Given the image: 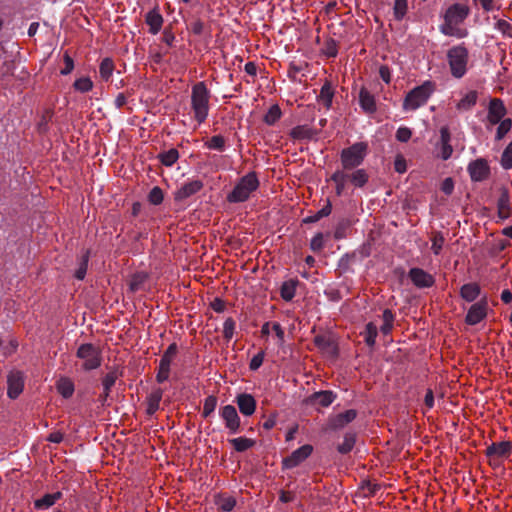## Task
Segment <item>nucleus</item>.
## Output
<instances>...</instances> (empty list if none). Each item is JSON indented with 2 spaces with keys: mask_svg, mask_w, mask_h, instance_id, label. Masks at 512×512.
Returning <instances> with one entry per match:
<instances>
[{
  "mask_svg": "<svg viewBox=\"0 0 512 512\" xmlns=\"http://www.w3.org/2000/svg\"><path fill=\"white\" fill-rule=\"evenodd\" d=\"M470 9L468 6L455 3L448 7L444 15V23L440 25V32L446 36H455L457 38H464L468 32L466 29L457 28L469 15Z\"/></svg>",
  "mask_w": 512,
  "mask_h": 512,
  "instance_id": "f257e3e1",
  "label": "nucleus"
},
{
  "mask_svg": "<svg viewBox=\"0 0 512 512\" xmlns=\"http://www.w3.org/2000/svg\"><path fill=\"white\" fill-rule=\"evenodd\" d=\"M369 147L367 142H356L340 152L341 171H351L361 166L368 155Z\"/></svg>",
  "mask_w": 512,
  "mask_h": 512,
  "instance_id": "f03ea898",
  "label": "nucleus"
},
{
  "mask_svg": "<svg viewBox=\"0 0 512 512\" xmlns=\"http://www.w3.org/2000/svg\"><path fill=\"white\" fill-rule=\"evenodd\" d=\"M210 96V91L208 90L205 82H197L192 87L191 106L194 112V117L200 124L203 123L208 116Z\"/></svg>",
  "mask_w": 512,
  "mask_h": 512,
  "instance_id": "7ed1b4c3",
  "label": "nucleus"
},
{
  "mask_svg": "<svg viewBox=\"0 0 512 512\" xmlns=\"http://www.w3.org/2000/svg\"><path fill=\"white\" fill-rule=\"evenodd\" d=\"M259 187V180L255 172H249L235 185L233 190L227 195L229 203H241L249 199L252 192Z\"/></svg>",
  "mask_w": 512,
  "mask_h": 512,
  "instance_id": "20e7f679",
  "label": "nucleus"
},
{
  "mask_svg": "<svg viewBox=\"0 0 512 512\" xmlns=\"http://www.w3.org/2000/svg\"><path fill=\"white\" fill-rule=\"evenodd\" d=\"M468 60L469 52L464 44L453 46L447 51V61L454 78L460 79L466 74Z\"/></svg>",
  "mask_w": 512,
  "mask_h": 512,
  "instance_id": "39448f33",
  "label": "nucleus"
},
{
  "mask_svg": "<svg viewBox=\"0 0 512 512\" xmlns=\"http://www.w3.org/2000/svg\"><path fill=\"white\" fill-rule=\"evenodd\" d=\"M435 90V83L425 81L423 84L413 88L406 95L403 102L404 110H416L425 105Z\"/></svg>",
  "mask_w": 512,
  "mask_h": 512,
  "instance_id": "423d86ee",
  "label": "nucleus"
},
{
  "mask_svg": "<svg viewBox=\"0 0 512 512\" xmlns=\"http://www.w3.org/2000/svg\"><path fill=\"white\" fill-rule=\"evenodd\" d=\"M76 356L83 360L82 368L85 371H91L101 366V350L91 343L81 344L77 349Z\"/></svg>",
  "mask_w": 512,
  "mask_h": 512,
  "instance_id": "0eeeda50",
  "label": "nucleus"
},
{
  "mask_svg": "<svg viewBox=\"0 0 512 512\" xmlns=\"http://www.w3.org/2000/svg\"><path fill=\"white\" fill-rule=\"evenodd\" d=\"M178 352L176 343H171L164 351L159 361L158 371L156 374V381L159 384L164 383L169 379L171 363Z\"/></svg>",
  "mask_w": 512,
  "mask_h": 512,
  "instance_id": "6e6552de",
  "label": "nucleus"
},
{
  "mask_svg": "<svg viewBox=\"0 0 512 512\" xmlns=\"http://www.w3.org/2000/svg\"><path fill=\"white\" fill-rule=\"evenodd\" d=\"M313 452V446L310 444L302 445L294 450L289 456L283 458L282 469L289 470L301 465Z\"/></svg>",
  "mask_w": 512,
  "mask_h": 512,
  "instance_id": "1a4fd4ad",
  "label": "nucleus"
},
{
  "mask_svg": "<svg viewBox=\"0 0 512 512\" xmlns=\"http://www.w3.org/2000/svg\"><path fill=\"white\" fill-rule=\"evenodd\" d=\"M467 171L473 182L486 180L490 175V167L484 158H478L468 164Z\"/></svg>",
  "mask_w": 512,
  "mask_h": 512,
  "instance_id": "9d476101",
  "label": "nucleus"
},
{
  "mask_svg": "<svg viewBox=\"0 0 512 512\" xmlns=\"http://www.w3.org/2000/svg\"><path fill=\"white\" fill-rule=\"evenodd\" d=\"M220 417L225 423V427L230 434L240 432V417L233 405H225L220 409Z\"/></svg>",
  "mask_w": 512,
  "mask_h": 512,
  "instance_id": "9b49d317",
  "label": "nucleus"
},
{
  "mask_svg": "<svg viewBox=\"0 0 512 512\" xmlns=\"http://www.w3.org/2000/svg\"><path fill=\"white\" fill-rule=\"evenodd\" d=\"M337 398V394L331 390H321L312 393L305 400L304 403L311 407H328Z\"/></svg>",
  "mask_w": 512,
  "mask_h": 512,
  "instance_id": "f8f14e48",
  "label": "nucleus"
},
{
  "mask_svg": "<svg viewBox=\"0 0 512 512\" xmlns=\"http://www.w3.org/2000/svg\"><path fill=\"white\" fill-rule=\"evenodd\" d=\"M511 453L512 443L510 441L493 442L485 451V455L490 459V464L495 459L508 458Z\"/></svg>",
  "mask_w": 512,
  "mask_h": 512,
  "instance_id": "ddd939ff",
  "label": "nucleus"
},
{
  "mask_svg": "<svg viewBox=\"0 0 512 512\" xmlns=\"http://www.w3.org/2000/svg\"><path fill=\"white\" fill-rule=\"evenodd\" d=\"M487 306L488 302L486 297L473 304L466 314L465 322L468 325H476L481 322L487 315Z\"/></svg>",
  "mask_w": 512,
  "mask_h": 512,
  "instance_id": "4468645a",
  "label": "nucleus"
},
{
  "mask_svg": "<svg viewBox=\"0 0 512 512\" xmlns=\"http://www.w3.org/2000/svg\"><path fill=\"white\" fill-rule=\"evenodd\" d=\"M408 276L412 283L418 288H430L434 285V277L421 268H411Z\"/></svg>",
  "mask_w": 512,
  "mask_h": 512,
  "instance_id": "2eb2a0df",
  "label": "nucleus"
},
{
  "mask_svg": "<svg viewBox=\"0 0 512 512\" xmlns=\"http://www.w3.org/2000/svg\"><path fill=\"white\" fill-rule=\"evenodd\" d=\"M357 417V411L355 409H349L345 412L331 416L328 421V427L331 430L343 429L346 425L354 421Z\"/></svg>",
  "mask_w": 512,
  "mask_h": 512,
  "instance_id": "dca6fc26",
  "label": "nucleus"
},
{
  "mask_svg": "<svg viewBox=\"0 0 512 512\" xmlns=\"http://www.w3.org/2000/svg\"><path fill=\"white\" fill-rule=\"evenodd\" d=\"M204 184L201 180H191L184 183L174 194V199L177 202L184 201L187 198L197 194Z\"/></svg>",
  "mask_w": 512,
  "mask_h": 512,
  "instance_id": "f3484780",
  "label": "nucleus"
},
{
  "mask_svg": "<svg viewBox=\"0 0 512 512\" xmlns=\"http://www.w3.org/2000/svg\"><path fill=\"white\" fill-rule=\"evenodd\" d=\"M314 344L329 356L336 357L338 355V347L331 335L319 334L315 336Z\"/></svg>",
  "mask_w": 512,
  "mask_h": 512,
  "instance_id": "a211bd4d",
  "label": "nucleus"
},
{
  "mask_svg": "<svg viewBox=\"0 0 512 512\" xmlns=\"http://www.w3.org/2000/svg\"><path fill=\"white\" fill-rule=\"evenodd\" d=\"M235 402L239 408V411L244 416H251L254 414L257 403L251 394L241 393L236 396Z\"/></svg>",
  "mask_w": 512,
  "mask_h": 512,
  "instance_id": "6ab92c4d",
  "label": "nucleus"
},
{
  "mask_svg": "<svg viewBox=\"0 0 512 512\" xmlns=\"http://www.w3.org/2000/svg\"><path fill=\"white\" fill-rule=\"evenodd\" d=\"M506 114V108L501 99L494 98L488 107V120L491 124H498Z\"/></svg>",
  "mask_w": 512,
  "mask_h": 512,
  "instance_id": "aec40b11",
  "label": "nucleus"
},
{
  "mask_svg": "<svg viewBox=\"0 0 512 512\" xmlns=\"http://www.w3.org/2000/svg\"><path fill=\"white\" fill-rule=\"evenodd\" d=\"M7 395L11 399H16L23 391L24 381L20 372H13L8 376Z\"/></svg>",
  "mask_w": 512,
  "mask_h": 512,
  "instance_id": "412c9836",
  "label": "nucleus"
},
{
  "mask_svg": "<svg viewBox=\"0 0 512 512\" xmlns=\"http://www.w3.org/2000/svg\"><path fill=\"white\" fill-rule=\"evenodd\" d=\"M498 217L501 220H506L512 215V208L510 205V194L508 189L502 188L500 196L497 200Z\"/></svg>",
  "mask_w": 512,
  "mask_h": 512,
  "instance_id": "4be33fe9",
  "label": "nucleus"
},
{
  "mask_svg": "<svg viewBox=\"0 0 512 512\" xmlns=\"http://www.w3.org/2000/svg\"><path fill=\"white\" fill-rule=\"evenodd\" d=\"M121 376L116 369L107 373L102 379L103 392L99 396V401L105 405L110 395L112 387L115 385L116 380Z\"/></svg>",
  "mask_w": 512,
  "mask_h": 512,
  "instance_id": "5701e85b",
  "label": "nucleus"
},
{
  "mask_svg": "<svg viewBox=\"0 0 512 512\" xmlns=\"http://www.w3.org/2000/svg\"><path fill=\"white\" fill-rule=\"evenodd\" d=\"M451 134L449 128L447 126H443L440 129V154L439 157L446 161L448 160L453 153V148L450 144Z\"/></svg>",
  "mask_w": 512,
  "mask_h": 512,
  "instance_id": "b1692460",
  "label": "nucleus"
},
{
  "mask_svg": "<svg viewBox=\"0 0 512 512\" xmlns=\"http://www.w3.org/2000/svg\"><path fill=\"white\" fill-rule=\"evenodd\" d=\"M359 105L367 114H373L377 110L375 97L364 87L359 92Z\"/></svg>",
  "mask_w": 512,
  "mask_h": 512,
  "instance_id": "393cba45",
  "label": "nucleus"
},
{
  "mask_svg": "<svg viewBox=\"0 0 512 512\" xmlns=\"http://www.w3.org/2000/svg\"><path fill=\"white\" fill-rule=\"evenodd\" d=\"M145 22L149 26V33L156 35L162 28L163 17L157 8L150 10L145 16Z\"/></svg>",
  "mask_w": 512,
  "mask_h": 512,
  "instance_id": "a878e982",
  "label": "nucleus"
},
{
  "mask_svg": "<svg viewBox=\"0 0 512 512\" xmlns=\"http://www.w3.org/2000/svg\"><path fill=\"white\" fill-rule=\"evenodd\" d=\"M346 178L355 188H363L369 181V175L365 169L346 171Z\"/></svg>",
  "mask_w": 512,
  "mask_h": 512,
  "instance_id": "bb28decb",
  "label": "nucleus"
},
{
  "mask_svg": "<svg viewBox=\"0 0 512 512\" xmlns=\"http://www.w3.org/2000/svg\"><path fill=\"white\" fill-rule=\"evenodd\" d=\"M63 497L62 492L47 493L34 501L35 510H47Z\"/></svg>",
  "mask_w": 512,
  "mask_h": 512,
  "instance_id": "cd10ccee",
  "label": "nucleus"
},
{
  "mask_svg": "<svg viewBox=\"0 0 512 512\" xmlns=\"http://www.w3.org/2000/svg\"><path fill=\"white\" fill-rule=\"evenodd\" d=\"M334 89L330 81L326 80L320 89V93L317 96V101L322 103L328 110L332 107V101L334 98Z\"/></svg>",
  "mask_w": 512,
  "mask_h": 512,
  "instance_id": "c85d7f7f",
  "label": "nucleus"
},
{
  "mask_svg": "<svg viewBox=\"0 0 512 512\" xmlns=\"http://www.w3.org/2000/svg\"><path fill=\"white\" fill-rule=\"evenodd\" d=\"M317 135V131L308 125H298L290 131V136L294 140H310Z\"/></svg>",
  "mask_w": 512,
  "mask_h": 512,
  "instance_id": "c756f323",
  "label": "nucleus"
},
{
  "mask_svg": "<svg viewBox=\"0 0 512 512\" xmlns=\"http://www.w3.org/2000/svg\"><path fill=\"white\" fill-rule=\"evenodd\" d=\"M163 397V390L161 388H155L147 397V409L148 415H153L160 407V402Z\"/></svg>",
  "mask_w": 512,
  "mask_h": 512,
  "instance_id": "7c9ffc66",
  "label": "nucleus"
},
{
  "mask_svg": "<svg viewBox=\"0 0 512 512\" xmlns=\"http://www.w3.org/2000/svg\"><path fill=\"white\" fill-rule=\"evenodd\" d=\"M298 284L299 281L297 279H289L284 281L280 287L281 298L286 302L291 301L295 297Z\"/></svg>",
  "mask_w": 512,
  "mask_h": 512,
  "instance_id": "2f4dec72",
  "label": "nucleus"
},
{
  "mask_svg": "<svg viewBox=\"0 0 512 512\" xmlns=\"http://www.w3.org/2000/svg\"><path fill=\"white\" fill-rule=\"evenodd\" d=\"M481 289L477 283L464 284L460 289L461 297L467 302H473L480 295Z\"/></svg>",
  "mask_w": 512,
  "mask_h": 512,
  "instance_id": "473e14b6",
  "label": "nucleus"
},
{
  "mask_svg": "<svg viewBox=\"0 0 512 512\" xmlns=\"http://www.w3.org/2000/svg\"><path fill=\"white\" fill-rule=\"evenodd\" d=\"M330 181L335 183V193L337 196H341L346 188L348 179L346 178V172L336 170L330 177Z\"/></svg>",
  "mask_w": 512,
  "mask_h": 512,
  "instance_id": "72a5a7b5",
  "label": "nucleus"
},
{
  "mask_svg": "<svg viewBox=\"0 0 512 512\" xmlns=\"http://www.w3.org/2000/svg\"><path fill=\"white\" fill-rule=\"evenodd\" d=\"M355 443H356V433L346 432L344 434L343 442L337 446V451L342 455L348 454L354 448Z\"/></svg>",
  "mask_w": 512,
  "mask_h": 512,
  "instance_id": "f704fd0d",
  "label": "nucleus"
},
{
  "mask_svg": "<svg viewBox=\"0 0 512 512\" xmlns=\"http://www.w3.org/2000/svg\"><path fill=\"white\" fill-rule=\"evenodd\" d=\"M179 152L176 148H171L168 151H164L158 154L157 158L162 165L166 167L173 166L179 159Z\"/></svg>",
  "mask_w": 512,
  "mask_h": 512,
  "instance_id": "c9c22d12",
  "label": "nucleus"
},
{
  "mask_svg": "<svg viewBox=\"0 0 512 512\" xmlns=\"http://www.w3.org/2000/svg\"><path fill=\"white\" fill-rule=\"evenodd\" d=\"M332 211V204L330 200H327L326 205L322 207L319 211H317L315 214L305 217L302 222L304 224L309 223H315L318 222L323 217H327L331 214Z\"/></svg>",
  "mask_w": 512,
  "mask_h": 512,
  "instance_id": "e433bc0d",
  "label": "nucleus"
},
{
  "mask_svg": "<svg viewBox=\"0 0 512 512\" xmlns=\"http://www.w3.org/2000/svg\"><path fill=\"white\" fill-rule=\"evenodd\" d=\"M229 443L237 452L247 451L248 449L252 448L255 445V441L253 439H249L246 437L230 439Z\"/></svg>",
  "mask_w": 512,
  "mask_h": 512,
  "instance_id": "4c0bfd02",
  "label": "nucleus"
},
{
  "mask_svg": "<svg viewBox=\"0 0 512 512\" xmlns=\"http://www.w3.org/2000/svg\"><path fill=\"white\" fill-rule=\"evenodd\" d=\"M57 390L63 398H70L74 393V384L68 378H61L57 384Z\"/></svg>",
  "mask_w": 512,
  "mask_h": 512,
  "instance_id": "58836bf2",
  "label": "nucleus"
},
{
  "mask_svg": "<svg viewBox=\"0 0 512 512\" xmlns=\"http://www.w3.org/2000/svg\"><path fill=\"white\" fill-rule=\"evenodd\" d=\"M363 334L366 345L369 347H374L376 343V337L378 335L377 326L373 322L367 323Z\"/></svg>",
  "mask_w": 512,
  "mask_h": 512,
  "instance_id": "ea45409f",
  "label": "nucleus"
},
{
  "mask_svg": "<svg viewBox=\"0 0 512 512\" xmlns=\"http://www.w3.org/2000/svg\"><path fill=\"white\" fill-rule=\"evenodd\" d=\"M478 94L476 91L468 92L462 99L458 102L457 108L459 110H470L477 102Z\"/></svg>",
  "mask_w": 512,
  "mask_h": 512,
  "instance_id": "a19ab883",
  "label": "nucleus"
},
{
  "mask_svg": "<svg viewBox=\"0 0 512 512\" xmlns=\"http://www.w3.org/2000/svg\"><path fill=\"white\" fill-rule=\"evenodd\" d=\"M282 116V111L279 105H272L267 113L264 115L263 121L265 124L272 126L274 125Z\"/></svg>",
  "mask_w": 512,
  "mask_h": 512,
  "instance_id": "79ce46f5",
  "label": "nucleus"
},
{
  "mask_svg": "<svg viewBox=\"0 0 512 512\" xmlns=\"http://www.w3.org/2000/svg\"><path fill=\"white\" fill-rule=\"evenodd\" d=\"M114 71V63L111 58H104L99 66V73L104 81H108Z\"/></svg>",
  "mask_w": 512,
  "mask_h": 512,
  "instance_id": "37998d69",
  "label": "nucleus"
},
{
  "mask_svg": "<svg viewBox=\"0 0 512 512\" xmlns=\"http://www.w3.org/2000/svg\"><path fill=\"white\" fill-rule=\"evenodd\" d=\"M383 324L380 327V331L384 335H388L391 333L393 329L394 322V314L390 309H385L382 314Z\"/></svg>",
  "mask_w": 512,
  "mask_h": 512,
  "instance_id": "c03bdc74",
  "label": "nucleus"
},
{
  "mask_svg": "<svg viewBox=\"0 0 512 512\" xmlns=\"http://www.w3.org/2000/svg\"><path fill=\"white\" fill-rule=\"evenodd\" d=\"M89 257H90V252H89V250H86L82 254L78 268L75 271L74 276L76 279L83 280L85 278L87 268H88Z\"/></svg>",
  "mask_w": 512,
  "mask_h": 512,
  "instance_id": "a18cd8bd",
  "label": "nucleus"
},
{
  "mask_svg": "<svg viewBox=\"0 0 512 512\" xmlns=\"http://www.w3.org/2000/svg\"><path fill=\"white\" fill-rule=\"evenodd\" d=\"M147 280V274L138 272L132 275L129 282V290L133 293L141 289L144 282Z\"/></svg>",
  "mask_w": 512,
  "mask_h": 512,
  "instance_id": "49530a36",
  "label": "nucleus"
},
{
  "mask_svg": "<svg viewBox=\"0 0 512 512\" xmlns=\"http://www.w3.org/2000/svg\"><path fill=\"white\" fill-rule=\"evenodd\" d=\"M205 146L210 150L222 152L225 149V138L222 135H214L205 143Z\"/></svg>",
  "mask_w": 512,
  "mask_h": 512,
  "instance_id": "de8ad7c7",
  "label": "nucleus"
},
{
  "mask_svg": "<svg viewBox=\"0 0 512 512\" xmlns=\"http://www.w3.org/2000/svg\"><path fill=\"white\" fill-rule=\"evenodd\" d=\"M217 402H218V399L214 395H210L205 398L204 405H203V411H202V416L204 418L209 417L215 411Z\"/></svg>",
  "mask_w": 512,
  "mask_h": 512,
  "instance_id": "09e8293b",
  "label": "nucleus"
},
{
  "mask_svg": "<svg viewBox=\"0 0 512 512\" xmlns=\"http://www.w3.org/2000/svg\"><path fill=\"white\" fill-rule=\"evenodd\" d=\"M164 200L163 190L159 186L153 187L148 194V201L152 205H160Z\"/></svg>",
  "mask_w": 512,
  "mask_h": 512,
  "instance_id": "8fccbe9b",
  "label": "nucleus"
},
{
  "mask_svg": "<svg viewBox=\"0 0 512 512\" xmlns=\"http://www.w3.org/2000/svg\"><path fill=\"white\" fill-rule=\"evenodd\" d=\"M322 51L329 58L336 57L338 54L337 41L333 38H329L328 40L325 41Z\"/></svg>",
  "mask_w": 512,
  "mask_h": 512,
  "instance_id": "3c124183",
  "label": "nucleus"
},
{
  "mask_svg": "<svg viewBox=\"0 0 512 512\" xmlns=\"http://www.w3.org/2000/svg\"><path fill=\"white\" fill-rule=\"evenodd\" d=\"M235 328H236V322L233 318L229 317L224 321L223 337L227 342H229L233 338Z\"/></svg>",
  "mask_w": 512,
  "mask_h": 512,
  "instance_id": "603ef678",
  "label": "nucleus"
},
{
  "mask_svg": "<svg viewBox=\"0 0 512 512\" xmlns=\"http://www.w3.org/2000/svg\"><path fill=\"white\" fill-rule=\"evenodd\" d=\"M407 9V0H395L393 11L396 20H402L407 13Z\"/></svg>",
  "mask_w": 512,
  "mask_h": 512,
  "instance_id": "864d4df0",
  "label": "nucleus"
},
{
  "mask_svg": "<svg viewBox=\"0 0 512 512\" xmlns=\"http://www.w3.org/2000/svg\"><path fill=\"white\" fill-rule=\"evenodd\" d=\"M75 90L85 93L90 91L93 88V82L89 77H81L75 80L73 84Z\"/></svg>",
  "mask_w": 512,
  "mask_h": 512,
  "instance_id": "5fc2aeb1",
  "label": "nucleus"
},
{
  "mask_svg": "<svg viewBox=\"0 0 512 512\" xmlns=\"http://www.w3.org/2000/svg\"><path fill=\"white\" fill-rule=\"evenodd\" d=\"M216 504L222 511L230 512L236 505V500L233 497H219Z\"/></svg>",
  "mask_w": 512,
  "mask_h": 512,
  "instance_id": "6e6d98bb",
  "label": "nucleus"
},
{
  "mask_svg": "<svg viewBox=\"0 0 512 512\" xmlns=\"http://www.w3.org/2000/svg\"><path fill=\"white\" fill-rule=\"evenodd\" d=\"M501 166L506 170L512 168V141L508 144L502 153Z\"/></svg>",
  "mask_w": 512,
  "mask_h": 512,
  "instance_id": "4d7b16f0",
  "label": "nucleus"
},
{
  "mask_svg": "<svg viewBox=\"0 0 512 512\" xmlns=\"http://www.w3.org/2000/svg\"><path fill=\"white\" fill-rule=\"evenodd\" d=\"M512 120L507 118L499 122V126L496 132V138L498 140L502 139L511 129Z\"/></svg>",
  "mask_w": 512,
  "mask_h": 512,
  "instance_id": "13d9d810",
  "label": "nucleus"
},
{
  "mask_svg": "<svg viewBox=\"0 0 512 512\" xmlns=\"http://www.w3.org/2000/svg\"><path fill=\"white\" fill-rule=\"evenodd\" d=\"M445 239L440 232L434 234L432 238L431 249L435 255H439L444 245Z\"/></svg>",
  "mask_w": 512,
  "mask_h": 512,
  "instance_id": "bf43d9fd",
  "label": "nucleus"
},
{
  "mask_svg": "<svg viewBox=\"0 0 512 512\" xmlns=\"http://www.w3.org/2000/svg\"><path fill=\"white\" fill-rule=\"evenodd\" d=\"M324 247V235L323 233H317L310 242V249L314 252H319Z\"/></svg>",
  "mask_w": 512,
  "mask_h": 512,
  "instance_id": "052dcab7",
  "label": "nucleus"
},
{
  "mask_svg": "<svg viewBox=\"0 0 512 512\" xmlns=\"http://www.w3.org/2000/svg\"><path fill=\"white\" fill-rule=\"evenodd\" d=\"M395 136L399 142L406 143L410 140L412 131L406 126H401L397 129Z\"/></svg>",
  "mask_w": 512,
  "mask_h": 512,
  "instance_id": "680f3d73",
  "label": "nucleus"
},
{
  "mask_svg": "<svg viewBox=\"0 0 512 512\" xmlns=\"http://www.w3.org/2000/svg\"><path fill=\"white\" fill-rule=\"evenodd\" d=\"M495 27L504 36L512 38V25L508 21L503 20V19L498 20Z\"/></svg>",
  "mask_w": 512,
  "mask_h": 512,
  "instance_id": "e2e57ef3",
  "label": "nucleus"
},
{
  "mask_svg": "<svg viewBox=\"0 0 512 512\" xmlns=\"http://www.w3.org/2000/svg\"><path fill=\"white\" fill-rule=\"evenodd\" d=\"M265 357V352L261 350L256 355H254L249 363V369L252 371L258 370L263 364Z\"/></svg>",
  "mask_w": 512,
  "mask_h": 512,
  "instance_id": "0e129e2a",
  "label": "nucleus"
},
{
  "mask_svg": "<svg viewBox=\"0 0 512 512\" xmlns=\"http://www.w3.org/2000/svg\"><path fill=\"white\" fill-rule=\"evenodd\" d=\"M63 60H64V68L61 69L60 73L62 75H68L74 69V61H73L72 57L68 54V52L64 53Z\"/></svg>",
  "mask_w": 512,
  "mask_h": 512,
  "instance_id": "69168bd1",
  "label": "nucleus"
},
{
  "mask_svg": "<svg viewBox=\"0 0 512 512\" xmlns=\"http://www.w3.org/2000/svg\"><path fill=\"white\" fill-rule=\"evenodd\" d=\"M379 76L386 83L389 84L391 81V71L387 65H382L379 68Z\"/></svg>",
  "mask_w": 512,
  "mask_h": 512,
  "instance_id": "338daca9",
  "label": "nucleus"
},
{
  "mask_svg": "<svg viewBox=\"0 0 512 512\" xmlns=\"http://www.w3.org/2000/svg\"><path fill=\"white\" fill-rule=\"evenodd\" d=\"M441 190L446 195H451L454 190V182L452 178H446L442 182Z\"/></svg>",
  "mask_w": 512,
  "mask_h": 512,
  "instance_id": "774afa93",
  "label": "nucleus"
}]
</instances>
